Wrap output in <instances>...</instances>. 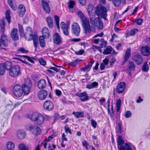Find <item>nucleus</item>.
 I'll return each instance as SVG.
<instances>
[{
  "instance_id": "nucleus-1",
  "label": "nucleus",
  "mask_w": 150,
  "mask_h": 150,
  "mask_svg": "<svg viewBox=\"0 0 150 150\" xmlns=\"http://www.w3.org/2000/svg\"><path fill=\"white\" fill-rule=\"evenodd\" d=\"M87 11L91 24L94 26L96 27L99 30L102 29L103 26V21L99 18L95 17L93 6L91 4L89 5L88 6Z\"/></svg>"
},
{
  "instance_id": "nucleus-2",
  "label": "nucleus",
  "mask_w": 150,
  "mask_h": 150,
  "mask_svg": "<svg viewBox=\"0 0 150 150\" xmlns=\"http://www.w3.org/2000/svg\"><path fill=\"white\" fill-rule=\"evenodd\" d=\"M117 148L118 150H136L134 145L130 142L125 143L124 146V140L121 136H119L117 139Z\"/></svg>"
},
{
  "instance_id": "nucleus-3",
  "label": "nucleus",
  "mask_w": 150,
  "mask_h": 150,
  "mask_svg": "<svg viewBox=\"0 0 150 150\" xmlns=\"http://www.w3.org/2000/svg\"><path fill=\"white\" fill-rule=\"evenodd\" d=\"M78 14L81 20L82 25L84 33L86 34L91 33V29L88 18L86 17L82 12L80 11H78Z\"/></svg>"
},
{
  "instance_id": "nucleus-4",
  "label": "nucleus",
  "mask_w": 150,
  "mask_h": 150,
  "mask_svg": "<svg viewBox=\"0 0 150 150\" xmlns=\"http://www.w3.org/2000/svg\"><path fill=\"white\" fill-rule=\"evenodd\" d=\"M27 117L37 125H41L44 121L43 116L37 112H34L31 115H28Z\"/></svg>"
},
{
  "instance_id": "nucleus-5",
  "label": "nucleus",
  "mask_w": 150,
  "mask_h": 150,
  "mask_svg": "<svg viewBox=\"0 0 150 150\" xmlns=\"http://www.w3.org/2000/svg\"><path fill=\"white\" fill-rule=\"evenodd\" d=\"M0 33L1 34V38L2 43L5 47L8 46L10 42L8 40L6 35L4 34V32L5 30V22L3 20L0 21Z\"/></svg>"
},
{
  "instance_id": "nucleus-6",
  "label": "nucleus",
  "mask_w": 150,
  "mask_h": 150,
  "mask_svg": "<svg viewBox=\"0 0 150 150\" xmlns=\"http://www.w3.org/2000/svg\"><path fill=\"white\" fill-rule=\"evenodd\" d=\"M106 13L107 9L102 6H98L95 11L96 14L98 17H101L105 20L106 19Z\"/></svg>"
},
{
  "instance_id": "nucleus-7",
  "label": "nucleus",
  "mask_w": 150,
  "mask_h": 150,
  "mask_svg": "<svg viewBox=\"0 0 150 150\" xmlns=\"http://www.w3.org/2000/svg\"><path fill=\"white\" fill-rule=\"evenodd\" d=\"M21 86L19 85L16 84L13 87V96L16 97L21 96L23 94Z\"/></svg>"
},
{
  "instance_id": "nucleus-8",
  "label": "nucleus",
  "mask_w": 150,
  "mask_h": 150,
  "mask_svg": "<svg viewBox=\"0 0 150 150\" xmlns=\"http://www.w3.org/2000/svg\"><path fill=\"white\" fill-rule=\"evenodd\" d=\"M20 67L18 65L13 67L9 71V74L11 77H16L21 74Z\"/></svg>"
},
{
  "instance_id": "nucleus-9",
  "label": "nucleus",
  "mask_w": 150,
  "mask_h": 150,
  "mask_svg": "<svg viewBox=\"0 0 150 150\" xmlns=\"http://www.w3.org/2000/svg\"><path fill=\"white\" fill-rule=\"evenodd\" d=\"M72 33L76 36H79L81 31L80 26L76 23H73L71 25Z\"/></svg>"
},
{
  "instance_id": "nucleus-10",
  "label": "nucleus",
  "mask_w": 150,
  "mask_h": 150,
  "mask_svg": "<svg viewBox=\"0 0 150 150\" xmlns=\"http://www.w3.org/2000/svg\"><path fill=\"white\" fill-rule=\"evenodd\" d=\"M60 25L62 30H63V34L66 36H68L69 35V24H66L63 22H62L60 24Z\"/></svg>"
},
{
  "instance_id": "nucleus-11",
  "label": "nucleus",
  "mask_w": 150,
  "mask_h": 150,
  "mask_svg": "<svg viewBox=\"0 0 150 150\" xmlns=\"http://www.w3.org/2000/svg\"><path fill=\"white\" fill-rule=\"evenodd\" d=\"M29 129L33 134L35 135L39 134L41 132L40 128L34 125H30L29 127Z\"/></svg>"
},
{
  "instance_id": "nucleus-12",
  "label": "nucleus",
  "mask_w": 150,
  "mask_h": 150,
  "mask_svg": "<svg viewBox=\"0 0 150 150\" xmlns=\"http://www.w3.org/2000/svg\"><path fill=\"white\" fill-rule=\"evenodd\" d=\"M54 108L53 103L50 100L46 101L43 104L44 109L47 111L52 110Z\"/></svg>"
},
{
  "instance_id": "nucleus-13",
  "label": "nucleus",
  "mask_w": 150,
  "mask_h": 150,
  "mask_svg": "<svg viewBox=\"0 0 150 150\" xmlns=\"http://www.w3.org/2000/svg\"><path fill=\"white\" fill-rule=\"evenodd\" d=\"M126 86V84L124 82H120L116 87V91L118 93H121L124 91Z\"/></svg>"
},
{
  "instance_id": "nucleus-14",
  "label": "nucleus",
  "mask_w": 150,
  "mask_h": 150,
  "mask_svg": "<svg viewBox=\"0 0 150 150\" xmlns=\"http://www.w3.org/2000/svg\"><path fill=\"white\" fill-rule=\"evenodd\" d=\"M54 42L57 45H59L62 42V38L58 33H55L53 35Z\"/></svg>"
},
{
  "instance_id": "nucleus-15",
  "label": "nucleus",
  "mask_w": 150,
  "mask_h": 150,
  "mask_svg": "<svg viewBox=\"0 0 150 150\" xmlns=\"http://www.w3.org/2000/svg\"><path fill=\"white\" fill-rule=\"evenodd\" d=\"M133 59L137 65H140L142 62L143 58L142 55L138 54H135L132 57Z\"/></svg>"
},
{
  "instance_id": "nucleus-16",
  "label": "nucleus",
  "mask_w": 150,
  "mask_h": 150,
  "mask_svg": "<svg viewBox=\"0 0 150 150\" xmlns=\"http://www.w3.org/2000/svg\"><path fill=\"white\" fill-rule=\"evenodd\" d=\"M48 95L47 91L44 90L40 91L38 92V97L41 100H44L45 99Z\"/></svg>"
},
{
  "instance_id": "nucleus-17",
  "label": "nucleus",
  "mask_w": 150,
  "mask_h": 150,
  "mask_svg": "<svg viewBox=\"0 0 150 150\" xmlns=\"http://www.w3.org/2000/svg\"><path fill=\"white\" fill-rule=\"evenodd\" d=\"M11 37L13 40H17L18 39V30L16 28L13 29L11 32Z\"/></svg>"
},
{
  "instance_id": "nucleus-18",
  "label": "nucleus",
  "mask_w": 150,
  "mask_h": 150,
  "mask_svg": "<svg viewBox=\"0 0 150 150\" xmlns=\"http://www.w3.org/2000/svg\"><path fill=\"white\" fill-rule=\"evenodd\" d=\"M76 95L81 98L80 100L82 101H84L88 100V96L87 93L85 92L81 93H77Z\"/></svg>"
},
{
  "instance_id": "nucleus-19",
  "label": "nucleus",
  "mask_w": 150,
  "mask_h": 150,
  "mask_svg": "<svg viewBox=\"0 0 150 150\" xmlns=\"http://www.w3.org/2000/svg\"><path fill=\"white\" fill-rule=\"evenodd\" d=\"M31 86V84L30 83L28 85L23 84L21 86L23 92L25 94H28L30 91Z\"/></svg>"
},
{
  "instance_id": "nucleus-20",
  "label": "nucleus",
  "mask_w": 150,
  "mask_h": 150,
  "mask_svg": "<svg viewBox=\"0 0 150 150\" xmlns=\"http://www.w3.org/2000/svg\"><path fill=\"white\" fill-rule=\"evenodd\" d=\"M141 52L144 56H148L150 54V47L147 46L142 47Z\"/></svg>"
},
{
  "instance_id": "nucleus-21",
  "label": "nucleus",
  "mask_w": 150,
  "mask_h": 150,
  "mask_svg": "<svg viewBox=\"0 0 150 150\" xmlns=\"http://www.w3.org/2000/svg\"><path fill=\"white\" fill-rule=\"evenodd\" d=\"M16 134L18 138L20 139H24L26 136L25 132L22 129H19L17 131Z\"/></svg>"
},
{
  "instance_id": "nucleus-22",
  "label": "nucleus",
  "mask_w": 150,
  "mask_h": 150,
  "mask_svg": "<svg viewBox=\"0 0 150 150\" xmlns=\"http://www.w3.org/2000/svg\"><path fill=\"white\" fill-rule=\"evenodd\" d=\"M94 60L93 59H91V62H89L86 66L81 69V71L84 72H88L90 70L91 68L92 67V65L94 63Z\"/></svg>"
},
{
  "instance_id": "nucleus-23",
  "label": "nucleus",
  "mask_w": 150,
  "mask_h": 150,
  "mask_svg": "<svg viewBox=\"0 0 150 150\" xmlns=\"http://www.w3.org/2000/svg\"><path fill=\"white\" fill-rule=\"evenodd\" d=\"M42 4L43 8L47 13H49L50 11V8L48 3L45 1H42Z\"/></svg>"
},
{
  "instance_id": "nucleus-24",
  "label": "nucleus",
  "mask_w": 150,
  "mask_h": 150,
  "mask_svg": "<svg viewBox=\"0 0 150 150\" xmlns=\"http://www.w3.org/2000/svg\"><path fill=\"white\" fill-rule=\"evenodd\" d=\"M46 81L44 79H41L38 82V87L40 89L44 88L46 86Z\"/></svg>"
},
{
  "instance_id": "nucleus-25",
  "label": "nucleus",
  "mask_w": 150,
  "mask_h": 150,
  "mask_svg": "<svg viewBox=\"0 0 150 150\" xmlns=\"http://www.w3.org/2000/svg\"><path fill=\"white\" fill-rule=\"evenodd\" d=\"M18 13L19 16L22 17L24 15L25 12V9L24 6L23 5H20L18 7Z\"/></svg>"
},
{
  "instance_id": "nucleus-26",
  "label": "nucleus",
  "mask_w": 150,
  "mask_h": 150,
  "mask_svg": "<svg viewBox=\"0 0 150 150\" xmlns=\"http://www.w3.org/2000/svg\"><path fill=\"white\" fill-rule=\"evenodd\" d=\"M12 63L8 61H7L5 63L1 64V66H3L5 70H10L12 68Z\"/></svg>"
},
{
  "instance_id": "nucleus-27",
  "label": "nucleus",
  "mask_w": 150,
  "mask_h": 150,
  "mask_svg": "<svg viewBox=\"0 0 150 150\" xmlns=\"http://www.w3.org/2000/svg\"><path fill=\"white\" fill-rule=\"evenodd\" d=\"M8 1L10 7L13 10H16L17 7L15 0H8Z\"/></svg>"
},
{
  "instance_id": "nucleus-28",
  "label": "nucleus",
  "mask_w": 150,
  "mask_h": 150,
  "mask_svg": "<svg viewBox=\"0 0 150 150\" xmlns=\"http://www.w3.org/2000/svg\"><path fill=\"white\" fill-rule=\"evenodd\" d=\"M112 51V53L114 54L115 53V50H113L112 48L110 46L107 47L106 49L103 52V53L105 55L110 54L111 51Z\"/></svg>"
},
{
  "instance_id": "nucleus-29",
  "label": "nucleus",
  "mask_w": 150,
  "mask_h": 150,
  "mask_svg": "<svg viewBox=\"0 0 150 150\" xmlns=\"http://www.w3.org/2000/svg\"><path fill=\"white\" fill-rule=\"evenodd\" d=\"M6 146L8 150H14L15 149V144L11 141L8 142L6 144Z\"/></svg>"
},
{
  "instance_id": "nucleus-30",
  "label": "nucleus",
  "mask_w": 150,
  "mask_h": 150,
  "mask_svg": "<svg viewBox=\"0 0 150 150\" xmlns=\"http://www.w3.org/2000/svg\"><path fill=\"white\" fill-rule=\"evenodd\" d=\"M42 33L43 37L45 38H49L50 35V33L49 30L47 28H44L42 30Z\"/></svg>"
},
{
  "instance_id": "nucleus-31",
  "label": "nucleus",
  "mask_w": 150,
  "mask_h": 150,
  "mask_svg": "<svg viewBox=\"0 0 150 150\" xmlns=\"http://www.w3.org/2000/svg\"><path fill=\"white\" fill-rule=\"evenodd\" d=\"M131 49H128L126 50L125 54L124 56V59L123 62H126L128 59L131 54Z\"/></svg>"
},
{
  "instance_id": "nucleus-32",
  "label": "nucleus",
  "mask_w": 150,
  "mask_h": 150,
  "mask_svg": "<svg viewBox=\"0 0 150 150\" xmlns=\"http://www.w3.org/2000/svg\"><path fill=\"white\" fill-rule=\"evenodd\" d=\"M46 21L47 23L48 27L50 28H52L53 26L52 19L50 17H48L46 18Z\"/></svg>"
},
{
  "instance_id": "nucleus-33",
  "label": "nucleus",
  "mask_w": 150,
  "mask_h": 150,
  "mask_svg": "<svg viewBox=\"0 0 150 150\" xmlns=\"http://www.w3.org/2000/svg\"><path fill=\"white\" fill-rule=\"evenodd\" d=\"M18 26L19 32L20 36L22 37H24L25 36V35L22 25L19 23L18 24Z\"/></svg>"
},
{
  "instance_id": "nucleus-34",
  "label": "nucleus",
  "mask_w": 150,
  "mask_h": 150,
  "mask_svg": "<svg viewBox=\"0 0 150 150\" xmlns=\"http://www.w3.org/2000/svg\"><path fill=\"white\" fill-rule=\"evenodd\" d=\"M44 37L40 36L39 38V42L40 46L42 47H44L45 45V41Z\"/></svg>"
},
{
  "instance_id": "nucleus-35",
  "label": "nucleus",
  "mask_w": 150,
  "mask_h": 150,
  "mask_svg": "<svg viewBox=\"0 0 150 150\" xmlns=\"http://www.w3.org/2000/svg\"><path fill=\"white\" fill-rule=\"evenodd\" d=\"M73 114L77 118L83 117H84V114L83 112H74Z\"/></svg>"
},
{
  "instance_id": "nucleus-36",
  "label": "nucleus",
  "mask_w": 150,
  "mask_h": 150,
  "mask_svg": "<svg viewBox=\"0 0 150 150\" xmlns=\"http://www.w3.org/2000/svg\"><path fill=\"white\" fill-rule=\"evenodd\" d=\"M54 19L55 24L58 29H59L60 27L59 26V17L57 15L54 16Z\"/></svg>"
},
{
  "instance_id": "nucleus-37",
  "label": "nucleus",
  "mask_w": 150,
  "mask_h": 150,
  "mask_svg": "<svg viewBox=\"0 0 150 150\" xmlns=\"http://www.w3.org/2000/svg\"><path fill=\"white\" fill-rule=\"evenodd\" d=\"M149 69V65L147 64V62H145L142 66V70L144 72H146L148 71Z\"/></svg>"
},
{
  "instance_id": "nucleus-38",
  "label": "nucleus",
  "mask_w": 150,
  "mask_h": 150,
  "mask_svg": "<svg viewBox=\"0 0 150 150\" xmlns=\"http://www.w3.org/2000/svg\"><path fill=\"white\" fill-rule=\"evenodd\" d=\"M10 12V11L8 10H7L6 12V18L9 23H10L11 22Z\"/></svg>"
},
{
  "instance_id": "nucleus-39",
  "label": "nucleus",
  "mask_w": 150,
  "mask_h": 150,
  "mask_svg": "<svg viewBox=\"0 0 150 150\" xmlns=\"http://www.w3.org/2000/svg\"><path fill=\"white\" fill-rule=\"evenodd\" d=\"M19 150H28V148L23 144H21L18 146Z\"/></svg>"
},
{
  "instance_id": "nucleus-40",
  "label": "nucleus",
  "mask_w": 150,
  "mask_h": 150,
  "mask_svg": "<svg viewBox=\"0 0 150 150\" xmlns=\"http://www.w3.org/2000/svg\"><path fill=\"white\" fill-rule=\"evenodd\" d=\"M135 67V66L133 62H129L128 68L129 70H134Z\"/></svg>"
},
{
  "instance_id": "nucleus-41",
  "label": "nucleus",
  "mask_w": 150,
  "mask_h": 150,
  "mask_svg": "<svg viewBox=\"0 0 150 150\" xmlns=\"http://www.w3.org/2000/svg\"><path fill=\"white\" fill-rule=\"evenodd\" d=\"M121 101L120 99L118 100L116 102L117 111L119 112L120 110Z\"/></svg>"
},
{
  "instance_id": "nucleus-42",
  "label": "nucleus",
  "mask_w": 150,
  "mask_h": 150,
  "mask_svg": "<svg viewBox=\"0 0 150 150\" xmlns=\"http://www.w3.org/2000/svg\"><path fill=\"white\" fill-rule=\"evenodd\" d=\"M23 57L24 58L27 59L31 63H33L34 62V61H33L34 59L32 57L26 55H23Z\"/></svg>"
},
{
  "instance_id": "nucleus-43",
  "label": "nucleus",
  "mask_w": 150,
  "mask_h": 150,
  "mask_svg": "<svg viewBox=\"0 0 150 150\" xmlns=\"http://www.w3.org/2000/svg\"><path fill=\"white\" fill-rule=\"evenodd\" d=\"M75 3L74 1L71 0L69 3V8L73 9Z\"/></svg>"
},
{
  "instance_id": "nucleus-44",
  "label": "nucleus",
  "mask_w": 150,
  "mask_h": 150,
  "mask_svg": "<svg viewBox=\"0 0 150 150\" xmlns=\"http://www.w3.org/2000/svg\"><path fill=\"white\" fill-rule=\"evenodd\" d=\"M117 132L119 133H120L122 132L121 124L120 123H118L117 126Z\"/></svg>"
},
{
  "instance_id": "nucleus-45",
  "label": "nucleus",
  "mask_w": 150,
  "mask_h": 150,
  "mask_svg": "<svg viewBox=\"0 0 150 150\" xmlns=\"http://www.w3.org/2000/svg\"><path fill=\"white\" fill-rule=\"evenodd\" d=\"M64 129L65 132L67 134H68V133H69L71 134L72 133L71 130V129H69L67 125H65L64 127Z\"/></svg>"
},
{
  "instance_id": "nucleus-46",
  "label": "nucleus",
  "mask_w": 150,
  "mask_h": 150,
  "mask_svg": "<svg viewBox=\"0 0 150 150\" xmlns=\"http://www.w3.org/2000/svg\"><path fill=\"white\" fill-rule=\"evenodd\" d=\"M132 113L129 111H127L125 112V116L126 118H128L131 117Z\"/></svg>"
},
{
  "instance_id": "nucleus-47",
  "label": "nucleus",
  "mask_w": 150,
  "mask_h": 150,
  "mask_svg": "<svg viewBox=\"0 0 150 150\" xmlns=\"http://www.w3.org/2000/svg\"><path fill=\"white\" fill-rule=\"evenodd\" d=\"M5 69L3 66H1V64H0V75H3L5 72Z\"/></svg>"
},
{
  "instance_id": "nucleus-48",
  "label": "nucleus",
  "mask_w": 150,
  "mask_h": 150,
  "mask_svg": "<svg viewBox=\"0 0 150 150\" xmlns=\"http://www.w3.org/2000/svg\"><path fill=\"white\" fill-rule=\"evenodd\" d=\"M78 63V61L77 60H75L72 62H70L68 63V64L72 66H75Z\"/></svg>"
},
{
  "instance_id": "nucleus-49",
  "label": "nucleus",
  "mask_w": 150,
  "mask_h": 150,
  "mask_svg": "<svg viewBox=\"0 0 150 150\" xmlns=\"http://www.w3.org/2000/svg\"><path fill=\"white\" fill-rule=\"evenodd\" d=\"M91 121L92 126L94 128H96L97 126V122L93 119H91Z\"/></svg>"
},
{
  "instance_id": "nucleus-50",
  "label": "nucleus",
  "mask_w": 150,
  "mask_h": 150,
  "mask_svg": "<svg viewBox=\"0 0 150 150\" xmlns=\"http://www.w3.org/2000/svg\"><path fill=\"white\" fill-rule=\"evenodd\" d=\"M40 63L42 65L45 66L46 64V62L45 60L42 58H40L39 59Z\"/></svg>"
},
{
  "instance_id": "nucleus-51",
  "label": "nucleus",
  "mask_w": 150,
  "mask_h": 150,
  "mask_svg": "<svg viewBox=\"0 0 150 150\" xmlns=\"http://www.w3.org/2000/svg\"><path fill=\"white\" fill-rule=\"evenodd\" d=\"M84 52V50L83 49H81L78 51H76L75 54L76 55H82Z\"/></svg>"
},
{
  "instance_id": "nucleus-52",
  "label": "nucleus",
  "mask_w": 150,
  "mask_h": 150,
  "mask_svg": "<svg viewBox=\"0 0 150 150\" xmlns=\"http://www.w3.org/2000/svg\"><path fill=\"white\" fill-rule=\"evenodd\" d=\"M137 24L138 25H141L143 21V20L142 18H139L136 20Z\"/></svg>"
},
{
  "instance_id": "nucleus-53",
  "label": "nucleus",
  "mask_w": 150,
  "mask_h": 150,
  "mask_svg": "<svg viewBox=\"0 0 150 150\" xmlns=\"http://www.w3.org/2000/svg\"><path fill=\"white\" fill-rule=\"evenodd\" d=\"M138 31V30L137 29H133L131 31L130 34L131 35H134Z\"/></svg>"
},
{
  "instance_id": "nucleus-54",
  "label": "nucleus",
  "mask_w": 150,
  "mask_h": 150,
  "mask_svg": "<svg viewBox=\"0 0 150 150\" xmlns=\"http://www.w3.org/2000/svg\"><path fill=\"white\" fill-rule=\"evenodd\" d=\"M30 36H32L33 37V41H38V37L37 35H33L31 34H30Z\"/></svg>"
},
{
  "instance_id": "nucleus-55",
  "label": "nucleus",
  "mask_w": 150,
  "mask_h": 150,
  "mask_svg": "<svg viewBox=\"0 0 150 150\" xmlns=\"http://www.w3.org/2000/svg\"><path fill=\"white\" fill-rule=\"evenodd\" d=\"M79 3L81 5L84 6L86 3V0H79Z\"/></svg>"
},
{
  "instance_id": "nucleus-56",
  "label": "nucleus",
  "mask_w": 150,
  "mask_h": 150,
  "mask_svg": "<svg viewBox=\"0 0 150 150\" xmlns=\"http://www.w3.org/2000/svg\"><path fill=\"white\" fill-rule=\"evenodd\" d=\"M104 35V33L103 32H101L100 33L96 34L93 37V38H96L97 37H102Z\"/></svg>"
},
{
  "instance_id": "nucleus-57",
  "label": "nucleus",
  "mask_w": 150,
  "mask_h": 150,
  "mask_svg": "<svg viewBox=\"0 0 150 150\" xmlns=\"http://www.w3.org/2000/svg\"><path fill=\"white\" fill-rule=\"evenodd\" d=\"M66 135L65 133H64L62 136V140L63 142L64 141H67V138L65 137Z\"/></svg>"
},
{
  "instance_id": "nucleus-58",
  "label": "nucleus",
  "mask_w": 150,
  "mask_h": 150,
  "mask_svg": "<svg viewBox=\"0 0 150 150\" xmlns=\"http://www.w3.org/2000/svg\"><path fill=\"white\" fill-rule=\"evenodd\" d=\"M55 93L56 95L58 96H61L62 94V92L60 91L59 90H56L55 91Z\"/></svg>"
},
{
  "instance_id": "nucleus-59",
  "label": "nucleus",
  "mask_w": 150,
  "mask_h": 150,
  "mask_svg": "<svg viewBox=\"0 0 150 150\" xmlns=\"http://www.w3.org/2000/svg\"><path fill=\"white\" fill-rule=\"evenodd\" d=\"M60 116L59 115L58 113H55L54 115V120H57L59 119Z\"/></svg>"
},
{
  "instance_id": "nucleus-60",
  "label": "nucleus",
  "mask_w": 150,
  "mask_h": 150,
  "mask_svg": "<svg viewBox=\"0 0 150 150\" xmlns=\"http://www.w3.org/2000/svg\"><path fill=\"white\" fill-rule=\"evenodd\" d=\"M91 84L93 88L98 86V83L96 82H93Z\"/></svg>"
},
{
  "instance_id": "nucleus-61",
  "label": "nucleus",
  "mask_w": 150,
  "mask_h": 150,
  "mask_svg": "<svg viewBox=\"0 0 150 150\" xmlns=\"http://www.w3.org/2000/svg\"><path fill=\"white\" fill-rule=\"evenodd\" d=\"M18 51L21 52L23 53L27 52L28 51L23 48L21 47L18 50Z\"/></svg>"
},
{
  "instance_id": "nucleus-62",
  "label": "nucleus",
  "mask_w": 150,
  "mask_h": 150,
  "mask_svg": "<svg viewBox=\"0 0 150 150\" xmlns=\"http://www.w3.org/2000/svg\"><path fill=\"white\" fill-rule=\"evenodd\" d=\"M110 100H108L107 103L105 104V105L107 106V108H108V112H109L110 111L109 109V105H110Z\"/></svg>"
},
{
  "instance_id": "nucleus-63",
  "label": "nucleus",
  "mask_w": 150,
  "mask_h": 150,
  "mask_svg": "<svg viewBox=\"0 0 150 150\" xmlns=\"http://www.w3.org/2000/svg\"><path fill=\"white\" fill-rule=\"evenodd\" d=\"M50 69H52L56 71V72H58L59 70L57 68L54 67H52L50 68Z\"/></svg>"
},
{
  "instance_id": "nucleus-64",
  "label": "nucleus",
  "mask_w": 150,
  "mask_h": 150,
  "mask_svg": "<svg viewBox=\"0 0 150 150\" xmlns=\"http://www.w3.org/2000/svg\"><path fill=\"white\" fill-rule=\"evenodd\" d=\"M47 145V144L46 142H42L41 144V146H43L45 148H46V146Z\"/></svg>"
}]
</instances>
